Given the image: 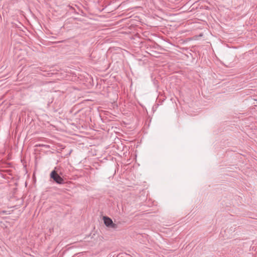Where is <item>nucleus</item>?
I'll return each instance as SVG.
<instances>
[{
    "instance_id": "nucleus-1",
    "label": "nucleus",
    "mask_w": 257,
    "mask_h": 257,
    "mask_svg": "<svg viewBox=\"0 0 257 257\" xmlns=\"http://www.w3.org/2000/svg\"><path fill=\"white\" fill-rule=\"evenodd\" d=\"M50 177L57 184H62L64 183V179L54 170L51 173Z\"/></svg>"
},
{
    "instance_id": "nucleus-2",
    "label": "nucleus",
    "mask_w": 257,
    "mask_h": 257,
    "mask_svg": "<svg viewBox=\"0 0 257 257\" xmlns=\"http://www.w3.org/2000/svg\"><path fill=\"white\" fill-rule=\"evenodd\" d=\"M103 220H104V223L105 225L107 227H109V228H112L113 229H115L117 228V225L116 224L114 223L113 222L112 220H111V219H110L108 217H107V216L103 217Z\"/></svg>"
}]
</instances>
